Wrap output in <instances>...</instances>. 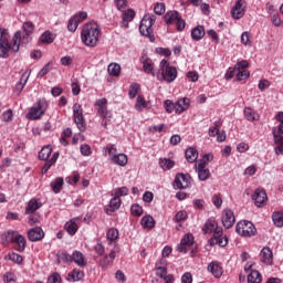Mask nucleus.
<instances>
[{
	"mask_svg": "<svg viewBox=\"0 0 283 283\" xmlns=\"http://www.w3.org/2000/svg\"><path fill=\"white\" fill-rule=\"evenodd\" d=\"M101 36V28L96 22L86 23L81 31V41L86 48H96Z\"/></svg>",
	"mask_w": 283,
	"mask_h": 283,
	"instance_id": "obj_1",
	"label": "nucleus"
},
{
	"mask_svg": "<svg viewBox=\"0 0 283 283\" xmlns=\"http://www.w3.org/2000/svg\"><path fill=\"white\" fill-rule=\"evenodd\" d=\"M159 71L156 74L157 81H166V83H174L178 78V70L169 65L167 60H161L159 63Z\"/></svg>",
	"mask_w": 283,
	"mask_h": 283,
	"instance_id": "obj_2",
	"label": "nucleus"
},
{
	"mask_svg": "<svg viewBox=\"0 0 283 283\" xmlns=\"http://www.w3.org/2000/svg\"><path fill=\"white\" fill-rule=\"evenodd\" d=\"M56 262L57 264H61V262H63L64 264L74 262L77 266H87V259H85V255L82 254L81 251H74L72 254L67 252H60L56 254Z\"/></svg>",
	"mask_w": 283,
	"mask_h": 283,
	"instance_id": "obj_3",
	"label": "nucleus"
},
{
	"mask_svg": "<svg viewBox=\"0 0 283 283\" xmlns=\"http://www.w3.org/2000/svg\"><path fill=\"white\" fill-rule=\"evenodd\" d=\"M156 23V15L146 13L139 24V32L143 36H148L149 41L154 43L156 38L154 36V24Z\"/></svg>",
	"mask_w": 283,
	"mask_h": 283,
	"instance_id": "obj_4",
	"label": "nucleus"
},
{
	"mask_svg": "<svg viewBox=\"0 0 283 283\" xmlns=\"http://www.w3.org/2000/svg\"><path fill=\"white\" fill-rule=\"evenodd\" d=\"M12 45L8 43V41L0 42V57L1 59H8L9 52H19L21 48V31H17L15 34L12 38Z\"/></svg>",
	"mask_w": 283,
	"mask_h": 283,
	"instance_id": "obj_5",
	"label": "nucleus"
},
{
	"mask_svg": "<svg viewBox=\"0 0 283 283\" xmlns=\"http://www.w3.org/2000/svg\"><path fill=\"white\" fill-rule=\"evenodd\" d=\"M276 120L280 123L277 129H273V138L276 147L274 148L276 156L283 155V112L276 115Z\"/></svg>",
	"mask_w": 283,
	"mask_h": 283,
	"instance_id": "obj_6",
	"label": "nucleus"
},
{
	"mask_svg": "<svg viewBox=\"0 0 283 283\" xmlns=\"http://www.w3.org/2000/svg\"><path fill=\"white\" fill-rule=\"evenodd\" d=\"M235 231L241 238H251L258 233V229H255L253 222L248 220L239 221Z\"/></svg>",
	"mask_w": 283,
	"mask_h": 283,
	"instance_id": "obj_7",
	"label": "nucleus"
},
{
	"mask_svg": "<svg viewBox=\"0 0 283 283\" xmlns=\"http://www.w3.org/2000/svg\"><path fill=\"white\" fill-rule=\"evenodd\" d=\"M48 107L49 104L46 99H39L36 106L30 108L29 113L27 114V118L30 120H39V118H41L43 114L48 112Z\"/></svg>",
	"mask_w": 283,
	"mask_h": 283,
	"instance_id": "obj_8",
	"label": "nucleus"
},
{
	"mask_svg": "<svg viewBox=\"0 0 283 283\" xmlns=\"http://www.w3.org/2000/svg\"><path fill=\"white\" fill-rule=\"evenodd\" d=\"M73 118L77 129L85 132V117L83 116V107H81V104L76 103L73 105Z\"/></svg>",
	"mask_w": 283,
	"mask_h": 283,
	"instance_id": "obj_9",
	"label": "nucleus"
},
{
	"mask_svg": "<svg viewBox=\"0 0 283 283\" xmlns=\"http://www.w3.org/2000/svg\"><path fill=\"white\" fill-rule=\"evenodd\" d=\"M73 118L77 129L85 132V117L83 116V107H81V104L76 103L73 105Z\"/></svg>",
	"mask_w": 283,
	"mask_h": 283,
	"instance_id": "obj_10",
	"label": "nucleus"
},
{
	"mask_svg": "<svg viewBox=\"0 0 283 283\" xmlns=\"http://www.w3.org/2000/svg\"><path fill=\"white\" fill-rule=\"evenodd\" d=\"M191 186V176L177 174L174 181L175 189H189Z\"/></svg>",
	"mask_w": 283,
	"mask_h": 283,
	"instance_id": "obj_11",
	"label": "nucleus"
},
{
	"mask_svg": "<svg viewBox=\"0 0 283 283\" xmlns=\"http://www.w3.org/2000/svg\"><path fill=\"white\" fill-rule=\"evenodd\" d=\"M95 107H97V114L101 118H112V113L107 109V98L96 99Z\"/></svg>",
	"mask_w": 283,
	"mask_h": 283,
	"instance_id": "obj_12",
	"label": "nucleus"
},
{
	"mask_svg": "<svg viewBox=\"0 0 283 283\" xmlns=\"http://www.w3.org/2000/svg\"><path fill=\"white\" fill-rule=\"evenodd\" d=\"M221 222L226 229H231L235 224V214L231 209H224L222 211Z\"/></svg>",
	"mask_w": 283,
	"mask_h": 283,
	"instance_id": "obj_13",
	"label": "nucleus"
},
{
	"mask_svg": "<svg viewBox=\"0 0 283 283\" xmlns=\"http://www.w3.org/2000/svg\"><path fill=\"white\" fill-rule=\"evenodd\" d=\"M193 247V234L187 233L180 241V244L177 247L180 253H188L189 249Z\"/></svg>",
	"mask_w": 283,
	"mask_h": 283,
	"instance_id": "obj_14",
	"label": "nucleus"
},
{
	"mask_svg": "<svg viewBox=\"0 0 283 283\" xmlns=\"http://www.w3.org/2000/svg\"><path fill=\"white\" fill-rule=\"evenodd\" d=\"M244 6H247V0H237L231 10L232 18L235 20L242 19L245 12Z\"/></svg>",
	"mask_w": 283,
	"mask_h": 283,
	"instance_id": "obj_15",
	"label": "nucleus"
},
{
	"mask_svg": "<svg viewBox=\"0 0 283 283\" xmlns=\"http://www.w3.org/2000/svg\"><path fill=\"white\" fill-rule=\"evenodd\" d=\"M155 271H156L157 277H160V280H164L165 283H174L176 281L172 274L167 273V266H160L158 264H155Z\"/></svg>",
	"mask_w": 283,
	"mask_h": 283,
	"instance_id": "obj_16",
	"label": "nucleus"
},
{
	"mask_svg": "<svg viewBox=\"0 0 283 283\" xmlns=\"http://www.w3.org/2000/svg\"><path fill=\"white\" fill-rule=\"evenodd\" d=\"M252 200L254 201L255 207L260 208L269 202V197L266 196V191L256 189L252 195Z\"/></svg>",
	"mask_w": 283,
	"mask_h": 283,
	"instance_id": "obj_17",
	"label": "nucleus"
},
{
	"mask_svg": "<svg viewBox=\"0 0 283 283\" xmlns=\"http://www.w3.org/2000/svg\"><path fill=\"white\" fill-rule=\"evenodd\" d=\"M211 247L218 244L219 247H227L229 244V239L227 237H222V229L216 230L213 238L210 239Z\"/></svg>",
	"mask_w": 283,
	"mask_h": 283,
	"instance_id": "obj_18",
	"label": "nucleus"
},
{
	"mask_svg": "<svg viewBox=\"0 0 283 283\" xmlns=\"http://www.w3.org/2000/svg\"><path fill=\"white\" fill-rule=\"evenodd\" d=\"M45 238V232L41 227L32 228L28 231V239L30 242H39Z\"/></svg>",
	"mask_w": 283,
	"mask_h": 283,
	"instance_id": "obj_19",
	"label": "nucleus"
},
{
	"mask_svg": "<svg viewBox=\"0 0 283 283\" xmlns=\"http://www.w3.org/2000/svg\"><path fill=\"white\" fill-rule=\"evenodd\" d=\"M19 231L17 230H7L4 231L1 237V244H3V247H6L7 244L14 243V240L17 239Z\"/></svg>",
	"mask_w": 283,
	"mask_h": 283,
	"instance_id": "obj_20",
	"label": "nucleus"
},
{
	"mask_svg": "<svg viewBox=\"0 0 283 283\" xmlns=\"http://www.w3.org/2000/svg\"><path fill=\"white\" fill-rule=\"evenodd\" d=\"M196 171L198 172L199 180H201L202 182L211 178V171H209V168H207V166H205V164L202 163L196 164Z\"/></svg>",
	"mask_w": 283,
	"mask_h": 283,
	"instance_id": "obj_21",
	"label": "nucleus"
},
{
	"mask_svg": "<svg viewBox=\"0 0 283 283\" xmlns=\"http://www.w3.org/2000/svg\"><path fill=\"white\" fill-rule=\"evenodd\" d=\"M261 262L263 264H266L268 266H271L273 264V250L271 248L265 247L261 250Z\"/></svg>",
	"mask_w": 283,
	"mask_h": 283,
	"instance_id": "obj_22",
	"label": "nucleus"
},
{
	"mask_svg": "<svg viewBox=\"0 0 283 283\" xmlns=\"http://www.w3.org/2000/svg\"><path fill=\"white\" fill-rule=\"evenodd\" d=\"M190 101L187 97L180 98L175 103V112L176 114H182V112H187L189 109Z\"/></svg>",
	"mask_w": 283,
	"mask_h": 283,
	"instance_id": "obj_23",
	"label": "nucleus"
},
{
	"mask_svg": "<svg viewBox=\"0 0 283 283\" xmlns=\"http://www.w3.org/2000/svg\"><path fill=\"white\" fill-rule=\"evenodd\" d=\"M218 229L222 228H218V221H216L213 218H210L206 221L202 231L203 233H213L214 235Z\"/></svg>",
	"mask_w": 283,
	"mask_h": 283,
	"instance_id": "obj_24",
	"label": "nucleus"
},
{
	"mask_svg": "<svg viewBox=\"0 0 283 283\" xmlns=\"http://www.w3.org/2000/svg\"><path fill=\"white\" fill-rule=\"evenodd\" d=\"M77 220L78 218H73L65 223L64 229L69 235H76V231H78V224L76 223Z\"/></svg>",
	"mask_w": 283,
	"mask_h": 283,
	"instance_id": "obj_25",
	"label": "nucleus"
},
{
	"mask_svg": "<svg viewBox=\"0 0 283 283\" xmlns=\"http://www.w3.org/2000/svg\"><path fill=\"white\" fill-rule=\"evenodd\" d=\"M22 28L23 32H25V35L22 38V43H28L30 41V34L34 32V24L32 22H24Z\"/></svg>",
	"mask_w": 283,
	"mask_h": 283,
	"instance_id": "obj_26",
	"label": "nucleus"
},
{
	"mask_svg": "<svg viewBox=\"0 0 283 283\" xmlns=\"http://www.w3.org/2000/svg\"><path fill=\"white\" fill-rule=\"evenodd\" d=\"M13 243H15V251H19L20 253H23V251H25V237H23V234H20L18 232Z\"/></svg>",
	"mask_w": 283,
	"mask_h": 283,
	"instance_id": "obj_27",
	"label": "nucleus"
},
{
	"mask_svg": "<svg viewBox=\"0 0 283 283\" xmlns=\"http://www.w3.org/2000/svg\"><path fill=\"white\" fill-rule=\"evenodd\" d=\"M164 19L167 25H174L180 19V14L178 11H168Z\"/></svg>",
	"mask_w": 283,
	"mask_h": 283,
	"instance_id": "obj_28",
	"label": "nucleus"
},
{
	"mask_svg": "<svg viewBox=\"0 0 283 283\" xmlns=\"http://www.w3.org/2000/svg\"><path fill=\"white\" fill-rule=\"evenodd\" d=\"M43 203L39 202L36 198L31 199L25 208V213H34V211L41 209Z\"/></svg>",
	"mask_w": 283,
	"mask_h": 283,
	"instance_id": "obj_29",
	"label": "nucleus"
},
{
	"mask_svg": "<svg viewBox=\"0 0 283 283\" xmlns=\"http://www.w3.org/2000/svg\"><path fill=\"white\" fill-rule=\"evenodd\" d=\"M191 36L193 41H202L205 39V27L197 25L191 31Z\"/></svg>",
	"mask_w": 283,
	"mask_h": 283,
	"instance_id": "obj_30",
	"label": "nucleus"
},
{
	"mask_svg": "<svg viewBox=\"0 0 283 283\" xmlns=\"http://www.w3.org/2000/svg\"><path fill=\"white\" fill-rule=\"evenodd\" d=\"M208 271L213 275V277H222V266L218 262H211L208 265Z\"/></svg>",
	"mask_w": 283,
	"mask_h": 283,
	"instance_id": "obj_31",
	"label": "nucleus"
},
{
	"mask_svg": "<svg viewBox=\"0 0 283 283\" xmlns=\"http://www.w3.org/2000/svg\"><path fill=\"white\" fill-rule=\"evenodd\" d=\"M83 277H85V273L77 269H74L69 273V282H81Z\"/></svg>",
	"mask_w": 283,
	"mask_h": 283,
	"instance_id": "obj_32",
	"label": "nucleus"
},
{
	"mask_svg": "<svg viewBox=\"0 0 283 283\" xmlns=\"http://www.w3.org/2000/svg\"><path fill=\"white\" fill-rule=\"evenodd\" d=\"M134 17H136V11L129 9L128 11L123 13V22L122 25L124 28H129V22L134 21Z\"/></svg>",
	"mask_w": 283,
	"mask_h": 283,
	"instance_id": "obj_33",
	"label": "nucleus"
},
{
	"mask_svg": "<svg viewBox=\"0 0 283 283\" xmlns=\"http://www.w3.org/2000/svg\"><path fill=\"white\" fill-rule=\"evenodd\" d=\"M117 209H120V197L115 196L113 199H111L106 211L107 213H114V211H117Z\"/></svg>",
	"mask_w": 283,
	"mask_h": 283,
	"instance_id": "obj_34",
	"label": "nucleus"
},
{
	"mask_svg": "<svg viewBox=\"0 0 283 283\" xmlns=\"http://www.w3.org/2000/svg\"><path fill=\"white\" fill-rule=\"evenodd\" d=\"M185 156L188 163H196L198 160V150L193 147H189L186 149Z\"/></svg>",
	"mask_w": 283,
	"mask_h": 283,
	"instance_id": "obj_35",
	"label": "nucleus"
},
{
	"mask_svg": "<svg viewBox=\"0 0 283 283\" xmlns=\"http://www.w3.org/2000/svg\"><path fill=\"white\" fill-rule=\"evenodd\" d=\"M142 227L143 229H154L156 227V220L151 216H144L142 218Z\"/></svg>",
	"mask_w": 283,
	"mask_h": 283,
	"instance_id": "obj_36",
	"label": "nucleus"
},
{
	"mask_svg": "<svg viewBox=\"0 0 283 283\" xmlns=\"http://www.w3.org/2000/svg\"><path fill=\"white\" fill-rule=\"evenodd\" d=\"M112 161L115 165H118L119 167H125L127 165V155L125 154L114 155L112 157Z\"/></svg>",
	"mask_w": 283,
	"mask_h": 283,
	"instance_id": "obj_37",
	"label": "nucleus"
},
{
	"mask_svg": "<svg viewBox=\"0 0 283 283\" xmlns=\"http://www.w3.org/2000/svg\"><path fill=\"white\" fill-rule=\"evenodd\" d=\"M248 283H262V274L258 270H251L248 275Z\"/></svg>",
	"mask_w": 283,
	"mask_h": 283,
	"instance_id": "obj_38",
	"label": "nucleus"
},
{
	"mask_svg": "<svg viewBox=\"0 0 283 283\" xmlns=\"http://www.w3.org/2000/svg\"><path fill=\"white\" fill-rule=\"evenodd\" d=\"M59 160V153H54L49 161H46L42 168V174H48L50 171V167L56 164Z\"/></svg>",
	"mask_w": 283,
	"mask_h": 283,
	"instance_id": "obj_39",
	"label": "nucleus"
},
{
	"mask_svg": "<svg viewBox=\"0 0 283 283\" xmlns=\"http://www.w3.org/2000/svg\"><path fill=\"white\" fill-rule=\"evenodd\" d=\"M107 72L111 76H120V65L118 63H111Z\"/></svg>",
	"mask_w": 283,
	"mask_h": 283,
	"instance_id": "obj_40",
	"label": "nucleus"
},
{
	"mask_svg": "<svg viewBox=\"0 0 283 283\" xmlns=\"http://www.w3.org/2000/svg\"><path fill=\"white\" fill-rule=\"evenodd\" d=\"M243 112H244V116H245L247 120H250L251 123H253V120H258V118H259L258 113H255V111H253V108L245 107Z\"/></svg>",
	"mask_w": 283,
	"mask_h": 283,
	"instance_id": "obj_41",
	"label": "nucleus"
},
{
	"mask_svg": "<svg viewBox=\"0 0 283 283\" xmlns=\"http://www.w3.org/2000/svg\"><path fill=\"white\" fill-rule=\"evenodd\" d=\"M51 155H52V147L44 146L39 153V158L40 160H48Z\"/></svg>",
	"mask_w": 283,
	"mask_h": 283,
	"instance_id": "obj_42",
	"label": "nucleus"
},
{
	"mask_svg": "<svg viewBox=\"0 0 283 283\" xmlns=\"http://www.w3.org/2000/svg\"><path fill=\"white\" fill-rule=\"evenodd\" d=\"M159 165L164 169V171H168L169 169H174L176 161L164 158V159H160Z\"/></svg>",
	"mask_w": 283,
	"mask_h": 283,
	"instance_id": "obj_43",
	"label": "nucleus"
},
{
	"mask_svg": "<svg viewBox=\"0 0 283 283\" xmlns=\"http://www.w3.org/2000/svg\"><path fill=\"white\" fill-rule=\"evenodd\" d=\"M63 178L59 177L56 178L52 184V191H54L55 193H61V189H63Z\"/></svg>",
	"mask_w": 283,
	"mask_h": 283,
	"instance_id": "obj_44",
	"label": "nucleus"
},
{
	"mask_svg": "<svg viewBox=\"0 0 283 283\" xmlns=\"http://www.w3.org/2000/svg\"><path fill=\"white\" fill-rule=\"evenodd\" d=\"M143 70L146 74H153V76H156L154 73V63H151V60H143Z\"/></svg>",
	"mask_w": 283,
	"mask_h": 283,
	"instance_id": "obj_45",
	"label": "nucleus"
},
{
	"mask_svg": "<svg viewBox=\"0 0 283 283\" xmlns=\"http://www.w3.org/2000/svg\"><path fill=\"white\" fill-rule=\"evenodd\" d=\"M138 92H140V84L138 83L130 84L129 91H128L129 98H136V96L138 95Z\"/></svg>",
	"mask_w": 283,
	"mask_h": 283,
	"instance_id": "obj_46",
	"label": "nucleus"
},
{
	"mask_svg": "<svg viewBox=\"0 0 283 283\" xmlns=\"http://www.w3.org/2000/svg\"><path fill=\"white\" fill-rule=\"evenodd\" d=\"M106 238L109 242H116V240H118V230L115 228H111L106 232Z\"/></svg>",
	"mask_w": 283,
	"mask_h": 283,
	"instance_id": "obj_47",
	"label": "nucleus"
},
{
	"mask_svg": "<svg viewBox=\"0 0 283 283\" xmlns=\"http://www.w3.org/2000/svg\"><path fill=\"white\" fill-rule=\"evenodd\" d=\"M145 107H147V101H145L143 96L138 95L135 104V109H137V112H143Z\"/></svg>",
	"mask_w": 283,
	"mask_h": 283,
	"instance_id": "obj_48",
	"label": "nucleus"
},
{
	"mask_svg": "<svg viewBox=\"0 0 283 283\" xmlns=\"http://www.w3.org/2000/svg\"><path fill=\"white\" fill-rule=\"evenodd\" d=\"M78 24L80 22H77L75 17L71 18L67 24L69 32H76V30L78 29Z\"/></svg>",
	"mask_w": 283,
	"mask_h": 283,
	"instance_id": "obj_49",
	"label": "nucleus"
},
{
	"mask_svg": "<svg viewBox=\"0 0 283 283\" xmlns=\"http://www.w3.org/2000/svg\"><path fill=\"white\" fill-rule=\"evenodd\" d=\"M28 78H30V75L22 74L20 82L15 85V90H18V92L23 91V87H25V83H28Z\"/></svg>",
	"mask_w": 283,
	"mask_h": 283,
	"instance_id": "obj_50",
	"label": "nucleus"
},
{
	"mask_svg": "<svg viewBox=\"0 0 283 283\" xmlns=\"http://www.w3.org/2000/svg\"><path fill=\"white\" fill-rule=\"evenodd\" d=\"M273 222L275 227H282L283 226V213L282 212H275L272 216Z\"/></svg>",
	"mask_w": 283,
	"mask_h": 283,
	"instance_id": "obj_51",
	"label": "nucleus"
},
{
	"mask_svg": "<svg viewBox=\"0 0 283 283\" xmlns=\"http://www.w3.org/2000/svg\"><path fill=\"white\" fill-rule=\"evenodd\" d=\"M241 43L243 45H249L251 46L252 45V42H251V33H249V31H245L241 34Z\"/></svg>",
	"mask_w": 283,
	"mask_h": 283,
	"instance_id": "obj_52",
	"label": "nucleus"
},
{
	"mask_svg": "<svg viewBox=\"0 0 283 283\" xmlns=\"http://www.w3.org/2000/svg\"><path fill=\"white\" fill-rule=\"evenodd\" d=\"M211 160H213V155L211 154H206L202 156L201 159H199L196 165H200V163H202L203 167H207L208 163H211Z\"/></svg>",
	"mask_w": 283,
	"mask_h": 283,
	"instance_id": "obj_53",
	"label": "nucleus"
},
{
	"mask_svg": "<svg viewBox=\"0 0 283 283\" xmlns=\"http://www.w3.org/2000/svg\"><path fill=\"white\" fill-rule=\"evenodd\" d=\"M40 41L41 43H52L54 39H52V33L46 31L40 36Z\"/></svg>",
	"mask_w": 283,
	"mask_h": 283,
	"instance_id": "obj_54",
	"label": "nucleus"
},
{
	"mask_svg": "<svg viewBox=\"0 0 283 283\" xmlns=\"http://www.w3.org/2000/svg\"><path fill=\"white\" fill-rule=\"evenodd\" d=\"M220 125H222V123L214 122V126L209 128V136H211V137L218 136V134L220 132Z\"/></svg>",
	"mask_w": 283,
	"mask_h": 283,
	"instance_id": "obj_55",
	"label": "nucleus"
},
{
	"mask_svg": "<svg viewBox=\"0 0 283 283\" xmlns=\"http://www.w3.org/2000/svg\"><path fill=\"white\" fill-rule=\"evenodd\" d=\"M130 212H132V216H143V207H140V205H133L132 208H130Z\"/></svg>",
	"mask_w": 283,
	"mask_h": 283,
	"instance_id": "obj_56",
	"label": "nucleus"
},
{
	"mask_svg": "<svg viewBox=\"0 0 283 283\" xmlns=\"http://www.w3.org/2000/svg\"><path fill=\"white\" fill-rule=\"evenodd\" d=\"M12 118H14V114L12 113V109H8L2 114L3 123H11Z\"/></svg>",
	"mask_w": 283,
	"mask_h": 283,
	"instance_id": "obj_57",
	"label": "nucleus"
},
{
	"mask_svg": "<svg viewBox=\"0 0 283 283\" xmlns=\"http://www.w3.org/2000/svg\"><path fill=\"white\" fill-rule=\"evenodd\" d=\"M249 76H251V73L247 70L239 71L237 73V80L238 81H247V78H249Z\"/></svg>",
	"mask_w": 283,
	"mask_h": 283,
	"instance_id": "obj_58",
	"label": "nucleus"
},
{
	"mask_svg": "<svg viewBox=\"0 0 283 283\" xmlns=\"http://www.w3.org/2000/svg\"><path fill=\"white\" fill-rule=\"evenodd\" d=\"M154 12H155V14H158L159 17L163 15V13L165 12V3L157 2L155 4Z\"/></svg>",
	"mask_w": 283,
	"mask_h": 283,
	"instance_id": "obj_59",
	"label": "nucleus"
},
{
	"mask_svg": "<svg viewBox=\"0 0 283 283\" xmlns=\"http://www.w3.org/2000/svg\"><path fill=\"white\" fill-rule=\"evenodd\" d=\"M9 260H11V262H14L15 264H21V262H23V256L13 252L9 254Z\"/></svg>",
	"mask_w": 283,
	"mask_h": 283,
	"instance_id": "obj_60",
	"label": "nucleus"
},
{
	"mask_svg": "<svg viewBox=\"0 0 283 283\" xmlns=\"http://www.w3.org/2000/svg\"><path fill=\"white\" fill-rule=\"evenodd\" d=\"M186 76L191 83H196L198 82V78H200V75L196 71H189Z\"/></svg>",
	"mask_w": 283,
	"mask_h": 283,
	"instance_id": "obj_61",
	"label": "nucleus"
},
{
	"mask_svg": "<svg viewBox=\"0 0 283 283\" xmlns=\"http://www.w3.org/2000/svg\"><path fill=\"white\" fill-rule=\"evenodd\" d=\"M99 266L102 269H107L108 266H112V260H109V256H104L101 261H99Z\"/></svg>",
	"mask_w": 283,
	"mask_h": 283,
	"instance_id": "obj_62",
	"label": "nucleus"
},
{
	"mask_svg": "<svg viewBox=\"0 0 283 283\" xmlns=\"http://www.w3.org/2000/svg\"><path fill=\"white\" fill-rule=\"evenodd\" d=\"M48 283H61V275L59 273H53L48 277Z\"/></svg>",
	"mask_w": 283,
	"mask_h": 283,
	"instance_id": "obj_63",
	"label": "nucleus"
},
{
	"mask_svg": "<svg viewBox=\"0 0 283 283\" xmlns=\"http://www.w3.org/2000/svg\"><path fill=\"white\" fill-rule=\"evenodd\" d=\"M193 282V276L191 275V273L186 272L182 276H181V283H192Z\"/></svg>",
	"mask_w": 283,
	"mask_h": 283,
	"instance_id": "obj_64",
	"label": "nucleus"
}]
</instances>
